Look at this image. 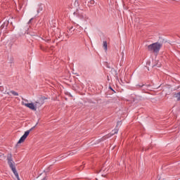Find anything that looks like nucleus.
Instances as JSON below:
<instances>
[{"instance_id":"f257e3e1","label":"nucleus","mask_w":180,"mask_h":180,"mask_svg":"<svg viewBox=\"0 0 180 180\" xmlns=\"http://www.w3.org/2000/svg\"><path fill=\"white\" fill-rule=\"evenodd\" d=\"M7 161L10 168L13 171L17 179L20 180V178H19V174H18V172L16 171V167H15V162H13V159L12 158V154H8Z\"/></svg>"},{"instance_id":"f03ea898","label":"nucleus","mask_w":180,"mask_h":180,"mask_svg":"<svg viewBox=\"0 0 180 180\" xmlns=\"http://www.w3.org/2000/svg\"><path fill=\"white\" fill-rule=\"evenodd\" d=\"M161 47H162V44L160 42H155L148 46V51L158 54L160 50H161Z\"/></svg>"},{"instance_id":"7ed1b4c3","label":"nucleus","mask_w":180,"mask_h":180,"mask_svg":"<svg viewBox=\"0 0 180 180\" xmlns=\"http://www.w3.org/2000/svg\"><path fill=\"white\" fill-rule=\"evenodd\" d=\"M35 127H33L30 129L26 131L24 134V136H22L18 141V144H20L21 143H23L26 140V139H27V136L30 134V132L32 131V130H34Z\"/></svg>"},{"instance_id":"20e7f679","label":"nucleus","mask_w":180,"mask_h":180,"mask_svg":"<svg viewBox=\"0 0 180 180\" xmlns=\"http://www.w3.org/2000/svg\"><path fill=\"white\" fill-rule=\"evenodd\" d=\"M37 103H39L37 101L35 102V105L33 104V103H25V102H22V105H24V106H26V108H29V109H31V110H36V106H37Z\"/></svg>"},{"instance_id":"39448f33","label":"nucleus","mask_w":180,"mask_h":180,"mask_svg":"<svg viewBox=\"0 0 180 180\" xmlns=\"http://www.w3.org/2000/svg\"><path fill=\"white\" fill-rule=\"evenodd\" d=\"M75 13H76V15H77V16L80 18V19H84V20H86L88 19L86 15H85V13L81 9L77 10V12Z\"/></svg>"},{"instance_id":"423d86ee","label":"nucleus","mask_w":180,"mask_h":180,"mask_svg":"<svg viewBox=\"0 0 180 180\" xmlns=\"http://www.w3.org/2000/svg\"><path fill=\"white\" fill-rule=\"evenodd\" d=\"M103 47L105 51H108V41H103Z\"/></svg>"},{"instance_id":"0eeeda50","label":"nucleus","mask_w":180,"mask_h":180,"mask_svg":"<svg viewBox=\"0 0 180 180\" xmlns=\"http://www.w3.org/2000/svg\"><path fill=\"white\" fill-rule=\"evenodd\" d=\"M10 94H12V95H13L14 96H19V94H18V92L15 91H11Z\"/></svg>"},{"instance_id":"6e6552de","label":"nucleus","mask_w":180,"mask_h":180,"mask_svg":"<svg viewBox=\"0 0 180 180\" xmlns=\"http://www.w3.org/2000/svg\"><path fill=\"white\" fill-rule=\"evenodd\" d=\"M176 98H177V101H180V91L175 94Z\"/></svg>"},{"instance_id":"1a4fd4ad","label":"nucleus","mask_w":180,"mask_h":180,"mask_svg":"<svg viewBox=\"0 0 180 180\" xmlns=\"http://www.w3.org/2000/svg\"><path fill=\"white\" fill-rule=\"evenodd\" d=\"M41 11H43V6H39L37 12L39 13L41 12Z\"/></svg>"},{"instance_id":"9d476101","label":"nucleus","mask_w":180,"mask_h":180,"mask_svg":"<svg viewBox=\"0 0 180 180\" xmlns=\"http://www.w3.org/2000/svg\"><path fill=\"white\" fill-rule=\"evenodd\" d=\"M117 131H119L117 129L112 130V134H117Z\"/></svg>"},{"instance_id":"9b49d317","label":"nucleus","mask_w":180,"mask_h":180,"mask_svg":"<svg viewBox=\"0 0 180 180\" xmlns=\"http://www.w3.org/2000/svg\"><path fill=\"white\" fill-rule=\"evenodd\" d=\"M89 2L91 5H95V0H90Z\"/></svg>"},{"instance_id":"f8f14e48","label":"nucleus","mask_w":180,"mask_h":180,"mask_svg":"<svg viewBox=\"0 0 180 180\" xmlns=\"http://www.w3.org/2000/svg\"><path fill=\"white\" fill-rule=\"evenodd\" d=\"M136 86H138V88H142V86H144V84H138V85H136Z\"/></svg>"},{"instance_id":"ddd939ff","label":"nucleus","mask_w":180,"mask_h":180,"mask_svg":"<svg viewBox=\"0 0 180 180\" xmlns=\"http://www.w3.org/2000/svg\"><path fill=\"white\" fill-rule=\"evenodd\" d=\"M5 25H6V26H8V22H4V24L1 25V27H5Z\"/></svg>"},{"instance_id":"4468645a","label":"nucleus","mask_w":180,"mask_h":180,"mask_svg":"<svg viewBox=\"0 0 180 180\" xmlns=\"http://www.w3.org/2000/svg\"><path fill=\"white\" fill-rule=\"evenodd\" d=\"M79 170H82V169H84V166L83 165H81L79 168Z\"/></svg>"},{"instance_id":"2eb2a0df","label":"nucleus","mask_w":180,"mask_h":180,"mask_svg":"<svg viewBox=\"0 0 180 180\" xmlns=\"http://www.w3.org/2000/svg\"><path fill=\"white\" fill-rule=\"evenodd\" d=\"M32 20H33V18H31V19L29 20L28 23H29V24H30V23H32Z\"/></svg>"},{"instance_id":"dca6fc26","label":"nucleus","mask_w":180,"mask_h":180,"mask_svg":"<svg viewBox=\"0 0 180 180\" xmlns=\"http://www.w3.org/2000/svg\"><path fill=\"white\" fill-rule=\"evenodd\" d=\"M41 180H47V177L45 176V177H44Z\"/></svg>"},{"instance_id":"f3484780","label":"nucleus","mask_w":180,"mask_h":180,"mask_svg":"<svg viewBox=\"0 0 180 180\" xmlns=\"http://www.w3.org/2000/svg\"><path fill=\"white\" fill-rule=\"evenodd\" d=\"M0 158H2V153H0Z\"/></svg>"},{"instance_id":"a211bd4d","label":"nucleus","mask_w":180,"mask_h":180,"mask_svg":"<svg viewBox=\"0 0 180 180\" xmlns=\"http://www.w3.org/2000/svg\"><path fill=\"white\" fill-rule=\"evenodd\" d=\"M72 29V27H71L69 30H70V32H71V30Z\"/></svg>"},{"instance_id":"6ab92c4d","label":"nucleus","mask_w":180,"mask_h":180,"mask_svg":"<svg viewBox=\"0 0 180 180\" xmlns=\"http://www.w3.org/2000/svg\"><path fill=\"white\" fill-rule=\"evenodd\" d=\"M178 49H180V45L178 46Z\"/></svg>"},{"instance_id":"aec40b11","label":"nucleus","mask_w":180,"mask_h":180,"mask_svg":"<svg viewBox=\"0 0 180 180\" xmlns=\"http://www.w3.org/2000/svg\"><path fill=\"white\" fill-rule=\"evenodd\" d=\"M146 86L148 87V86H150V85H147Z\"/></svg>"},{"instance_id":"412c9836","label":"nucleus","mask_w":180,"mask_h":180,"mask_svg":"<svg viewBox=\"0 0 180 180\" xmlns=\"http://www.w3.org/2000/svg\"><path fill=\"white\" fill-rule=\"evenodd\" d=\"M25 102H27V100H25Z\"/></svg>"},{"instance_id":"4be33fe9","label":"nucleus","mask_w":180,"mask_h":180,"mask_svg":"<svg viewBox=\"0 0 180 180\" xmlns=\"http://www.w3.org/2000/svg\"><path fill=\"white\" fill-rule=\"evenodd\" d=\"M69 155H71V153H70Z\"/></svg>"}]
</instances>
